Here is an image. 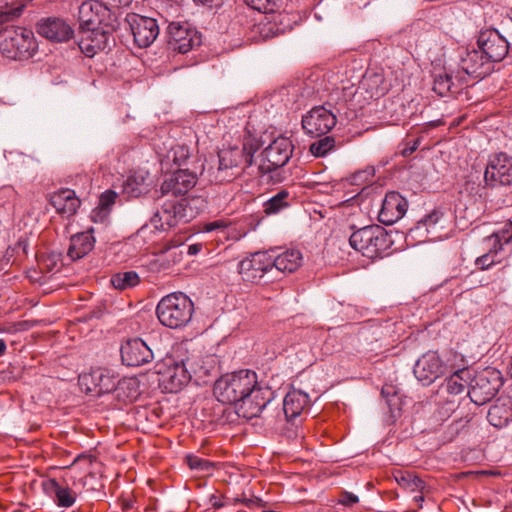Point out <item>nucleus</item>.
I'll list each match as a JSON object with an SVG mask.
<instances>
[{
    "label": "nucleus",
    "mask_w": 512,
    "mask_h": 512,
    "mask_svg": "<svg viewBox=\"0 0 512 512\" xmlns=\"http://www.w3.org/2000/svg\"><path fill=\"white\" fill-rule=\"evenodd\" d=\"M43 489L47 494L55 496V502L60 507H71L76 501V493L67 486H61L55 479L44 481Z\"/></svg>",
    "instance_id": "nucleus-29"
},
{
    "label": "nucleus",
    "mask_w": 512,
    "mask_h": 512,
    "mask_svg": "<svg viewBox=\"0 0 512 512\" xmlns=\"http://www.w3.org/2000/svg\"><path fill=\"white\" fill-rule=\"evenodd\" d=\"M408 202L402 194H385L378 219L385 225H392L407 212Z\"/></svg>",
    "instance_id": "nucleus-22"
},
{
    "label": "nucleus",
    "mask_w": 512,
    "mask_h": 512,
    "mask_svg": "<svg viewBox=\"0 0 512 512\" xmlns=\"http://www.w3.org/2000/svg\"><path fill=\"white\" fill-rule=\"evenodd\" d=\"M460 67L467 75L475 78H484L493 70L492 62L486 59L480 48L467 49L461 55Z\"/></svg>",
    "instance_id": "nucleus-20"
},
{
    "label": "nucleus",
    "mask_w": 512,
    "mask_h": 512,
    "mask_svg": "<svg viewBox=\"0 0 512 512\" xmlns=\"http://www.w3.org/2000/svg\"><path fill=\"white\" fill-rule=\"evenodd\" d=\"M114 288L125 290L139 284L140 278L135 271H125L114 274L110 280Z\"/></svg>",
    "instance_id": "nucleus-35"
},
{
    "label": "nucleus",
    "mask_w": 512,
    "mask_h": 512,
    "mask_svg": "<svg viewBox=\"0 0 512 512\" xmlns=\"http://www.w3.org/2000/svg\"><path fill=\"white\" fill-rule=\"evenodd\" d=\"M382 396L386 400V404L389 408V411L394 414L395 411L400 410V398L394 390L393 386H386L382 388L381 391Z\"/></svg>",
    "instance_id": "nucleus-46"
},
{
    "label": "nucleus",
    "mask_w": 512,
    "mask_h": 512,
    "mask_svg": "<svg viewBox=\"0 0 512 512\" xmlns=\"http://www.w3.org/2000/svg\"><path fill=\"white\" fill-rule=\"evenodd\" d=\"M37 32L53 42H66L74 34L72 27L65 20L57 17L41 19L37 23Z\"/></svg>",
    "instance_id": "nucleus-21"
},
{
    "label": "nucleus",
    "mask_w": 512,
    "mask_h": 512,
    "mask_svg": "<svg viewBox=\"0 0 512 512\" xmlns=\"http://www.w3.org/2000/svg\"><path fill=\"white\" fill-rule=\"evenodd\" d=\"M315 192L321 193V192H325V191H324L323 189H321V188H317V189L315 190Z\"/></svg>",
    "instance_id": "nucleus-62"
},
{
    "label": "nucleus",
    "mask_w": 512,
    "mask_h": 512,
    "mask_svg": "<svg viewBox=\"0 0 512 512\" xmlns=\"http://www.w3.org/2000/svg\"><path fill=\"white\" fill-rule=\"evenodd\" d=\"M121 359L124 365L139 367L154 359L152 348L141 338L127 340L121 345Z\"/></svg>",
    "instance_id": "nucleus-19"
},
{
    "label": "nucleus",
    "mask_w": 512,
    "mask_h": 512,
    "mask_svg": "<svg viewBox=\"0 0 512 512\" xmlns=\"http://www.w3.org/2000/svg\"><path fill=\"white\" fill-rule=\"evenodd\" d=\"M426 213L418 220V225H423L427 229L434 226L443 217L444 212L440 207L425 209Z\"/></svg>",
    "instance_id": "nucleus-45"
},
{
    "label": "nucleus",
    "mask_w": 512,
    "mask_h": 512,
    "mask_svg": "<svg viewBox=\"0 0 512 512\" xmlns=\"http://www.w3.org/2000/svg\"><path fill=\"white\" fill-rule=\"evenodd\" d=\"M149 173L145 170H137L127 176L123 183L122 192H136L145 186Z\"/></svg>",
    "instance_id": "nucleus-36"
},
{
    "label": "nucleus",
    "mask_w": 512,
    "mask_h": 512,
    "mask_svg": "<svg viewBox=\"0 0 512 512\" xmlns=\"http://www.w3.org/2000/svg\"><path fill=\"white\" fill-rule=\"evenodd\" d=\"M358 501L359 498L357 495L347 491L342 492L339 499V503L345 506H352L353 504H356Z\"/></svg>",
    "instance_id": "nucleus-52"
},
{
    "label": "nucleus",
    "mask_w": 512,
    "mask_h": 512,
    "mask_svg": "<svg viewBox=\"0 0 512 512\" xmlns=\"http://www.w3.org/2000/svg\"><path fill=\"white\" fill-rule=\"evenodd\" d=\"M180 246V243L174 240H168L164 243L160 244L157 248L156 253L165 255L169 252H171L172 261L174 263L179 262L181 260L182 253L177 252L176 249Z\"/></svg>",
    "instance_id": "nucleus-47"
},
{
    "label": "nucleus",
    "mask_w": 512,
    "mask_h": 512,
    "mask_svg": "<svg viewBox=\"0 0 512 512\" xmlns=\"http://www.w3.org/2000/svg\"><path fill=\"white\" fill-rule=\"evenodd\" d=\"M288 194H275L272 198L264 203V212L267 215L276 214L282 209L288 207L286 197Z\"/></svg>",
    "instance_id": "nucleus-41"
},
{
    "label": "nucleus",
    "mask_w": 512,
    "mask_h": 512,
    "mask_svg": "<svg viewBox=\"0 0 512 512\" xmlns=\"http://www.w3.org/2000/svg\"><path fill=\"white\" fill-rule=\"evenodd\" d=\"M470 380V371L468 369H459L445 379L444 383L441 385V389L445 390L450 395H459L465 391Z\"/></svg>",
    "instance_id": "nucleus-31"
},
{
    "label": "nucleus",
    "mask_w": 512,
    "mask_h": 512,
    "mask_svg": "<svg viewBox=\"0 0 512 512\" xmlns=\"http://www.w3.org/2000/svg\"><path fill=\"white\" fill-rule=\"evenodd\" d=\"M197 183V176L188 169H180L167 177L161 192H189Z\"/></svg>",
    "instance_id": "nucleus-23"
},
{
    "label": "nucleus",
    "mask_w": 512,
    "mask_h": 512,
    "mask_svg": "<svg viewBox=\"0 0 512 512\" xmlns=\"http://www.w3.org/2000/svg\"><path fill=\"white\" fill-rule=\"evenodd\" d=\"M477 46L493 64L502 61L509 50H512V40L507 39L497 29L491 28L480 31Z\"/></svg>",
    "instance_id": "nucleus-12"
},
{
    "label": "nucleus",
    "mask_w": 512,
    "mask_h": 512,
    "mask_svg": "<svg viewBox=\"0 0 512 512\" xmlns=\"http://www.w3.org/2000/svg\"><path fill=\"white\" fill-rule=\"evenodd\" d=\"M118 194H101L99 203L91 212V219L95 223H103L107 220L111 207L115 203Z\"/></svg>",
    "instance_id": "nucleus-33"
},
{
    "label": "nucleus",
    "mask_w": 512,
    "mask_h": 512,
    "mask_svg": "<svg viewBox=\"0 0 512 512\" xmlns=\"http://www.w3.org/2000/svg\"><path fill=\"white\" fill-rule=\"evenodd\" d=\"M335 147V139L332 136H325L310 145V152L316 157H323Z\"/></svg>",
    "instance_id": "nucleus-38"
},
{
    "label": "nucleus",
    "mask_w": 512,
    "mask_h": 512,
    "mask_svg": "<svg viewBox=\"0 0 512 512\" xmlns=\"http://www.w3.org/2000/svg\"><path fill=\"white\" fill-rule=\"evenodd\" d=\"M350 246L369 259L382 258L392 245L387 231L379 225L357 229L349 237Z\"/></svg>",
    "instance_id": "nucleus-7"
},
{
    "label": "nucleus",
    "mask_w": 512,
    "mask_h": 512,
    "mask_svg": "<svg viewBox=\"0 0 512 512\" xmlns=\"http://www.w3.org/2000/svg\"><path fill=\"white\" fill-rule=\"evenodd\" d=\"M118 397L123 394L130 400L135 399L138 395V383L134 378H122L118 377L117 387L114 390Z\"/></svg>",
    "instance_id": "nucleus-37"
},
{
    "label": "nucleus",
    "mask_w": 512,
    "mask_h": 512,
    "mask_svg": "<svg viewBox=\"0 0 512 512\" xmlns=\"http://www.w3.org/2000/svg\"><path fill=\"white\" fill-rule=\"evenodd\" d=\"M134 42L140 48L149 47L159 35V26L154 18L132 14L127 16Z\"/></svg>",
    "instance_id": "nucleus-18"
},
{
    "label": "nucleus",
    "mask_w": 512,
    "mask_h": 512,
    "mask_svg": "<svg viewBox=\"0 0 512 512\" xmlns=\"http://www.w3.org/2000/svg\"><path fill=\"white\" fill-rule=\"evenodd\" d=\"M38 44L32 30L9 26L0 31V52L11 60H28L37 52Z\"/></svg>",
    "instance_id": "nucleus-5"
},
{
    "label": "nucleus",
    "mask_w": 512,
    "mask_h": 512,
    "mask_svg": "<svg viewBox=\"0 0 512 512\" xmlns=\"http://www.w3.org/2000/svg\"><path fill=\"white\" fill-rule=\"evenodd\" d=\"M201 362L198 353H189L179 346L172 354L156 362L154 371L161 376L166 389L177 392L189 383L193 374H208V369Z\"/></svg>",
    "instance_id": "nucleus-2"
},
{
    "label": "nucleus",
    "mask_w": 512,
    "mask_h": 512,
    "mask_svg": "<svg viewBox=\"0 0 512 512\" xmlns=\"http://www.w3.org/2000/svg\"><path fill=\"white\" fill-rule=\"evenodd\" d=\"M194 312L192 300L182 292H174L164 296L156 307L160 323L171 329L185 327Z\"/></svg>",
    "instance_id": "nucleus-6"
},
{
    "label": "nucleus",
    "mask_w": 512,
    "mask_h": 512,
    "mask_svg": "<svg viewBox=\"0 0 512 512\" xmlns=\"http://www.w3.org/2000/svg\"><path fill=\"white\" fill-rule=\"evenodd\" d=\"M49 202L64 218L74 216L81 205V200L76 194H50Z\"/></svg>",
    "instance_id": "nucleus-27"
},
{
    "label": "nucleus",
    "mask_w": 512,
    "mask_h": 512,
    "mask_svg": "<svg viewBox=\"0 0 512 512\" xmlns=\"http://www.w3.org/2000/svg\"><path fill=\"white\" fill-rule=\"evenodd\" d=\"M310 403L309 395L298 389L290 390L283 399V411L286 419L301 418V414Z\"/></svg>",
    "instance_id": "nucleus-25"
},
{
    "label": "nucleus",
    "mask_w": 512,
    "mask_h": 512,
    "mask_svg": "<svg viewBox=\"0 0 512 512\" xmlns=\"http://www.w3.org/2000/svg\"><path fill=\"white\" fill-rule=\"evenodd\" d=\"M336 114L332 110V105L326 103L324 105L313 107L302 118V127L307 134L315 137H321L331 131L336 125Z\"/></svg>",
    "instance_id": "nucleus-11"
},
{
    "label": "nucleus",
    "mask_w": 512,
    "mask_h": 512,
    "mask_svg": "<svg viewBox=\"0 0 512 512\" xmlns=\"http://www.w3.org/2000/svg\"><path fill=\"white\" fill-rule=\"evenodd\" d=\"M203 248V245L201 243L191 244L188 246L187 253L189 255H197Z\"/></svg>",
    "instance_id": "nucleus-56"
},
{
    "label": "nucleus",
    "mask_w": 512,
    "mask_h": 512,
    "mask_svg": "<svg viewBox=\"0 0 512 512\" xmlns=\"http://www.w3.org/2000/svg\"><path fill=\"white\" fill-rule=\"evenodd\" d=\"M186 461L188 466L194 470H207L210 465L208 461L203 460L195 455H187Z\"/></svg>",
    "instance_id": "nucleus-51"
},
{
    "label": "nucleus",
    "mask_w": 512,
    "mask_h": 512,
    "mask_svg": "<svg viewBox=\"0 0 512 512\" xmlns=\"http://www.w3.org/2000/svg\"><path fill=\"white\" fill-rule=\"evenodd\" d=\"M115 6H118V4H121V0H112Z\"/></svg>",
    "instance_id": "nucleus-61"
},
{
    "label": "nucleus",
    "mask_w": 512,
    "mask_h": 512,
    "mask_svg": "<svg viewBox=\"0 0 512 512\" xmlns=\"http://www.w3.org/2000/svg\"><path fill=\"white\" fill-rule=\"evenodd\" d=\"M487 419L494 427L506 426L512 420V398L509 396L499 397L490 407Z\"/></svg>",
    "instance_id": "nucleus-26"
},
{
    "label": "nucleus",
    "mask_w": 512,
    "mask_h": 512,
    "mask_svg": "<svg viewBox=\"0 0 512 512\" xmlns=\"http://www.w3.org/2000/svg\"><path fill=\"white\" fill-rule=\"evenodd\" d=\"M484 180L490 188L512 184V156L500 152L490 157Z\"/></svg>",
    "instance_id": "nucleus-15"
},
{
    "label": "nucleus",
    "mask_w": 512,
    "mask_h": 512,
    "mask_svg": "<svg viewBox=\"0 0 512 512\" xmlns=\"http://www.w3.org/2000/svg\"><path fill=\"white\" fill-rule=\"evenodd\" d=\"M493 247L489 250L488 253L486 254H483L482 256L478 257L475 261V264L477 265V267L481 270H487L489 269L493 264H495L496 262H499L498 260L495 259V256L497 254V252L500 250L498 249V247H495L494 245H492Z\"/></svg>",
    "instance_id": "nucleus-49"
},
{
    "label": "nucleus",
    "mask_w": 512,
    "mask_h": 512,
    "mask_svg": "<svg viewBox=\"0 0 512 512\" xmlns=\"http://www.w3.org/2000/svg\"><path fill=\"white\" fill-rule=\"evenodd\" d=\"M501 386L500 372L496 369H485L470 380L467 394L474 404L481 406L493 399Z\"/></svg>",
    "instance_id": "nucleus-8"
},
{
    "label": "nucleus",
    "mask_w": 512,
    "mask_h": 512,
    "mask_svg": "<svg viewBox=\"0 0 512 512\" xmlns=\"http://www.w3.org/2000/svg\"><path fill=\"white\" fill-rule=\"evenodd\" d=\"M256 149L253 148V145L243 144L242 147L232 146L227 148H222L218 152V161L219 167L218 172L215 177L217 181L226 180V176H223L222 173L225 170L232 169L234 167H238L241 165L251 166L253 163V156Z\"/></svg>",
    "instance_id": "nucleus-13"
},
{
    "label": "nucleus",
    "mask_w": 512,
    "mask_h": 512,
    "mask_svg": "<svg viewBox=\"0 0 512 512\" xmlns=\"http://www.w3.org/2000/svg\"><path fill=\"white\" fill-rule=\"evenodd\" d=\"M301 424L302 418L286 419V424L282 428V434L289 440L302 439L304 434Z\"/></svg>",
    "instance_id": "nucleus-40"
},
{
    "label": "nucleus",
    "mask_w": 512,
    "mask_h": 512,
    "mask_svg": "<svg viewBox=\"0 0 512 512\" xmlns=\"http://www.w3.org/2000/svg\"><path fill=\"white\" fill-rule=\"evenodd\" d=\"M238 272L246 280L255 281L258 277V274L254 273L251 256L238 263Z\"/></svg>",
    "instance_id": "nucleus-50"
},
{
    "label": "nucleus",
    "mask_w": 512,
    "mask_h": 512,
    "mask_svg": "<svg viewBox=\"0 0 512 512\" xmlns=\"http://www.w3.org/2000/svg\"><path fill=\"white\" fill-rule=\"evenodd\" d=\"M225 0H194V2L207 7H218L224 3Z\"/></svg>",
    "instance_id": "nucleus-55"
},
{
    "label": "nucleus",
    "mask_w": 512,
    "mask_h": 512,
    "mask_svg": "<svg viewBox=\"0 0 512 512\" xmlns=\"http://www.w3.org/2000/svg\"><path fill=\"white\" fill-rule=\"evenodd\" d=\"M424 493H421V495H418V496H415L414 497V500L416 502H423L424 501V496H423Z\"/></svg>",
    "instance_id": "nucleus-58"
},
{
    "label": "nucleus",
    "mask_w": 512,
    "mask_h": 512,
    "mask_svg": "<svg viewBox=\"0 0 512 512\" xmlns=\"http://www.w3.org/2000/svg\"><path fill=\"white\" fill-rule=\"evenodd\" d=\"M13 0H0V25L19 17L23 6L10 7Z\"/></svg>",
    "instance_id": "nucleus-39"
},
{
    "label": "nucleus",
    "mask_w": 512,
    "mask_h": 512,
    "mask_svg": "<svg viewBox=\"0 0 512 512\" xmlns=\"http://www.w3.org/2000/svg\"><path fill=\"white\" fill-rule=\"evenodd\" d=\"M447 371V364L436 351L424 353L415 363L413 373L424 386H429Z\"/></svg>",
    "instance_id": "nucleus-14"
},
{
    "label": "nucleus",
    "mask_w": 512,
    "mask_h": 512,
    "mask_svg": "<svg viewBox=\"0 0 512 512\" xmlns=\"http://www.w3.org/2000/svg\"><path fill=\"white\" fill-rule=\"evenodd\" d=\"M166 33L169 47L179 53H187L200 43L197 31L188 22L173 21Z\"/></svg>",
    "instance_id": "nucleus-16"
},
{
    "label": "nucleus",
    "mask_w": 512,
    "mask_h": 512,
    "mask_svg": "<svg viewBox=\"0 0 512 512\" xmlns=\"http://www.w3.org/2000/svg\"><path fill=\"white\" fill-rule=\"evenodd\" d=\"M254 273L258 274L257 278H262L265 273L271 271L273 266V258L271 252H256L251 254Z\"/></svg>",
    "instance_id": "nucleus-34"
},
{
    "label": "nucleus",
    "mask_w": 512,
    "mask_h": 512,
    "mask_svg": "<svg viewBox=\"0 0 512 512\" xmlns=\"http://www.w3.org/2000/svg\"><path fill=\"white\" fill-rule=\"evenodd\" d=\"M388 162H389V161H388L387 159H386V160H381V161L379 162V166L384 167L385 165H387V164H388Z\"/></svg>",
    "instance_id": "nucleus-60"
},
{
    "label": "nucleus",
    "mask_w": 512,
    "mask_h": 512,
    "mask_svg": "<svg viewBox=\"0 0 512 512\" xmlns=\"http://www.w3.org/2000/svg\"><path fill=\"white\" fill-rule=\"evenodd\" d=\"M398 482L405 488L410 489L411 491H419L424 493L426 491L425 482L416 475L411 473H407L406 475L401 476Z\"/></svg>",
    "instance_id": "nucleus-43"
},
{
    "label": "nucleus",
    "mask_w": 512,
    "mask_h": 512,
    "mask_svg": "<svg viewBox=\"0 0 512 512\" xmlns=\"http://www.w3.org/2000/svg\"><path fill=\"white\" fill-rule=\"evenodd\" d=\"M78 14L77 43L86 56L93 57L115 45L114 32L119 24L110 8L97 0H88L79 6Z\"/></svg>",
    "instance_id": "nucleus-1"
},
{
    "label": "nucleus",
    "mask_w": 512,
    "mask_h": 512,
    "mask_svg": "<svg viewBox=\"0 0 512 512\" xmlns=\"http://www.w3.org/2000/svg\"><path fill=\"white\" fill-rule=\"evenodd\" d=\"M512 239V222L507 225V228L503 229L501 232L494 233L491 236L487 237V241L491 242L492 245L498 247V249H502L503 240L505 243H509Z\"/></svg>",
    "instance_id": "nucleus-48"
},
{
    "label": "nucleus",
    "mask_w": 512,
    "mask_h": 512,
    "mask_svg": "<svg viewBox=\"0 0 512 512\" xmlns=\"http://www.w3.org/2000/svg\"><path fill=\"white\" fill-rule=\"evenodd\" d=\"M293 149L290 138L277 137L261 152L259 169L262 172H270L284 166L291 158Z\"/></svg>",
    "instance_id": "nucleus-10"
},
{
    "label": "nucleus",
    "mask_w": 512,
    "mask_h": 512,
    "mask_svg": "<svg viewBox=\"0 0 512 512\" xmlns=\"http://www.w3.org/2000/svg\"><path fill=\"white\" fill-rule=\"evenodd\" d=\"M186 194H171V198L161 204L151 217L150 222L144 224L137 232L144 239L152 240L151 234L161 233L176 226L179 221L189 222L197 215L194 202L199 197L188 198Z\"/></svg>",
    "instance_id": "nucleus-3"
},
{
    "label": "nucleus",
    "mask_w": 512,
    "mask_h": 512,
    "mask_svg": "<svg viewBox=\"0 0 512 512\" xmlns=\"http://www.w3.org/2000/svg\"><path fill=\"white\" fill-rule=\"evenodd\" d=\"M93 231V228H90L71 237L67 256L72 261L85 257L93 250L96 242Z\"/></svg>",
    "instance_id": "nucleus-24"
},
{
    "label": "nucleus",
    "mask_w": 512,
    "mask_h": 512,
    "mask_svg": "<svg viewBox=\"0 0 512 512\" xmlns=\"http://www.w3.org/2000/svg\"><path fill=\"white\" fill-rule=\"evenodd\" d=\"M6 349H7L6 342L3 339H0V356L5 354Z\"/></svg>",
    "instance_id": "nucleus-57"
},
{
    "label": "nucleus",
    "mask_w": 512,
    "mask_h": 512,
    "mask_svg": "<svg viewBox=\"0 0 512 512\" xmlns=\"http://www.w3.org/2000/svg\"><path fill=\"white\" fill-rule=\"evenodd\" d=\"M249 390L236 409L237 415L245 419L259 417L275 398V391L263 382H259L257 377L255 387Z\"/></svg>",
    "instance_id": "nucleus-9"
},
{
    "label": "nucleus",
    "mask_w": 512,
    "mask_h": 512,
    "mask_svg": "<svg viewBox=\"0 0 512 512\" xmlns=\"http://www.w3.org/2000/svg\"><path fill=\"white\" fill-rule=\"evenodd\" d=\"M452 76L446 72L435 75L433 90L439 96H445L452 88Z\"/></svg>",
    "instance_id": "nucleus-42"
},
{
    "label": "nucleus",
    "mask_w": 512,
    "mask_h": 512,
    "mask_svg": "<svg viewBox=\"0 0 512 512\" xmlns=\"http://www.w3.org/2000/svg\"><path fill=\"white\" fill-rule=\"evenodd\" d=\"M256 385V372L248 369L227 373L218 378L213 394L223 404H233L235 410L251 387Z\"/></svg>",
    "instance_id": "nucleus-4"
},
{
    "label": "nucleus",
    "mask_w": 512,
    "mask_h": 512,
    "mask_svg": "<svg viewBox=\"0 0 512 512\" xmlns=\"http://www.w3.org/2000/svg\"><path fill=\"white\" fill-rule=\"evenodd\" d=\"M58 192L65 193V192H75V191L72 189H69V188H61Z\"/></svg>",
    "instance_id": "nucleus-59"
},
{
    "label": "nucleus",
    "mask_w": 512,
    "mask_h": 512,
    "mask_svg": "<svg viewBox=\"0 0 512 512\" xmlns=\"http://www.w3.org/2000/svg\"><path fill=\"white\" fill-rule=\"evenodd\" d=\"M419 144H420V139H416L413 141V143L411 145H407V147H405L402 151H401V154L403 157H408L410 156L412 153H414L418 147H419Z\"/></svg>",
    "instance_id": "nucleus-54"
},
{
    "label": "nucleus",
    "mask_w": 512,
    "mask_h": 512,
    "mask_svg": "<svg viewBox=\"0 0 512 512\" xmlns=\"http://www.w3.org/2000/svg\"><path fill=\"white\" fill-rule=\"evenodd\" d=\"M361 87L366 90L370 98H379L386 94L388 85L381 73H367L361 81Z\"/></svg>",
    "instance_id": "nucleus-32"
},
{
    "label": "nucleus",
    "mask_w": 512,
    "mask_h": 512,
    "mask_svg": "<svg viewBox=\"0 0 512 512\" xmlns=\"http://www.w3.org/2000/svg\"><path fill=\"white\" fill-rule=\"evenodd\" d=\"M104 192L110 193V192H114V191L112 189L108 188Z\"/></svg>",
    "instance_id": "nucleus-63"
},
{
    "label": "nucleus",
    "mask_w": 512,
    "mask_h": 512,
    "mask_svg": "<svg viewBox=\"0 0 512 512\" xmlns=\"http://www.w3.org/2000/svg\"><path fill=\"white\" fill-rule=\"evenodd\" d=\"M281 0H244L252 9L261 13H272L276 10Z\"/></svg>",
    "instance_id": "nucleus-44"
},
{
    "label": "nucleus",
    "mask_w": 512,
    "mask_h": 512,
    "mask_svg": "<svg viewBox=\"0 0 512 512\" xmlns=\"http://www.w3.org/2000/svg\"><path fill=\"white\" fill-rule=\"evenodd\" d=\"M228 227V223L224 220H215L213 222H209L205 224L204 231L206 232H212L216 230L223 231L225 228Z\"/></svg>",
    "instance_id": "nucleus-53"
},
{
    "label": "nucleus",
    "mask_w": 512,
    "mask_h": 512,
    "mask_svg": "<svg viewBox=\"0 0 512 512\" xmlns=\"http://www.w3.org/2000/svg\"><path fill=\"white\" fill-rule=\"evenodd\" d=\"M80 383L88 393L102 395L114 392L118 383V374L109 368H95L80 376Z\"/></svg>",
    "instance_id": "nucleus-17"
},
{
    "label": "nucleus",
    "mask_w": 512,
    "mask_h": 512,
    "mask_svg": "<svg viewBox=\"0 0 512 512\" xmlns=\"http://www.w3.org/2000/svg\"><path fill=\"white\" fill-rule=\"evenodd\" d=\"M272 258L274 268L283 273H292L302 264V254L297 249H287L278 255L272 253Z\"/></svg>",
    "instance_id": "nucleus-30"
},
{
    "label": "nucleus",
    "mask_w": 512,
    "mask_h": 512,
    "mask_svg": "<svg viewBox=\"0 0 512 512\" xmlns=\"http://www.w3.org/2000/svg\"><path fill=\"white\" fill-rule=\"evenodd\" d=\"M375 172L376 169L374 166H368L352 174L347 178V181L351 185L357 186L360 189L359 192H365L368 187H372V189L376 191L384 187L385 180L380 177L374 180Z\"/></svg>",
    "instance_id": "nucleus-28"
}]
</instances>
